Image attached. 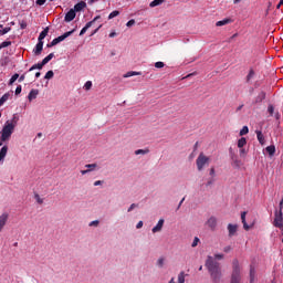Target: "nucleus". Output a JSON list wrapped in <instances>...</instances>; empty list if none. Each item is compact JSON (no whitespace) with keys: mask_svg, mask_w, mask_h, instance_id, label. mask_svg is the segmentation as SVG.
<instances>
[{"mask_svg":"<svg viewBox=\"0 0 283 283\" xmlns=\"http://www.w3.org/2000/svg\"><path fill=\"white\" fill-rule=\"evenodd\" d=\"M10 30H12V28L10 27H6L4 29L0 30V34H8V32H10Z\"/></svg>","mask_w":283,"mask_h":283,"instance_id":"37998d69","label":"nucleus"},{"mask_svg":"<svg viewBox=\"0 0 283 283\" xmlns=\"http://www.w3.org/2000/svg\"><path fill=\"white\" fill-rule=\"evenodd\" d=\"M143 224H144V222H143V221H139V222L136 224V229H143Z\"/></svg>","mask_w":283,"mask_h":283,"instance_id":"680f3d73","label":"nucleus"},{"mask_svg":"<svg viewBox=\"0 0 283 283\" xmlns=\"http://www.w3.org/2000/svg\"><path fill=\"white\" fill-rule=\"evenodd\" d=\"M163 3H165V0H154L150 2L149 7L156 8L157 6H163Z\"/></svg>","mask_w":283,"mask_h":283,"instance_id":"a878e982","label":"nucleus"},{"mask_svg":"<svg viewBox=\"0 0 283 283\" xmlns=\"http://www.w3.org/2000/svg\"><path fill=\"white\" fill-rule=\"evenodd\" d=\"M74 19H76V11H74V9H70L64 17V21L65 23H71V21H74Z\"/></svg>","mask_w":283,"mask_h":283,"instance_id":"9b49d317","label":"nucleus"},{"mask_svg":"<svg viewBox=\"0 0 283 283\" xmlns=\"http://www.w3.org/2000/svg\"><path fill=\"white\" fill-rule=\"evenodd\" d=\"M146 154H149V149H137V150H135V156H146Z\"/></svg>","mask_w":283,"mask_h":283,"instance_id":"bb28decb","label":"nucleus"},{"mask_svg":"<svg viewBox=\"0 0 283 283\" xmlns=\"http://www.w3.org/2000/svg\"><path fill=\"white\" fill-rule=\"evenodd\" d=\"M206 226L208 227V229H210V231H216L218 229V218L211 216L206 221Z\"/></svg>","mask_w":283,"mask_h":283,"instance_id":"423d86ee","label":"nucleus"},{"mask_svg":"<svg viewBox=\"0 0 283 283\" xmlns=\"http://www.w3.org/2000/svg\"><path fill=\"white\" fill-rule=\"evenodd\" d=\"M210 163H211V159L207 157V155H205L203 153H200L196 159L198 171H202L205 167H209Z\"/></svg>","mask_w":283,"mask_h":283,"instance_id":"20e7f679","label":"nucleus"},{"mask_svg":"<svg viewBox=\"0 0 283 283\" xmlns=\"http://www.w3.org/2000/svg\"><path fill=\"white\" fill-rule=\"evenodd\" d=\"M134 209H138V205H137V203H132V205L129 206V208L127 209L128 213H132V211H133Z\"/></svg>","mask_w":283,"mask_h":283,"instance_id":"a19ab883","label":"nucleus"},{"mask_svg":"<svg viewBox=\"0 0 283 283\" xmlns=\"http://www.w3.org/2000/svg\"><path fill=\"white\" fill-rule=\"evenodd\" d=\"M209 174H210V176L212 177V178H216V168H210V171H209Z\"/></svg>","mask_w":283,"mask_h":283,"instance_id":"5fc2aeb1","label":"nucleus"},{"mask_svg":"<svg viewBox=\"0 0 283 283\" xmlns=\"http://www.w3.org/2000/svg\"><path fill=\"white\" fill-rule=\"evenodd\" d=\"M82 176H86V174H91L87 169L86 170H81Z\"/></svg>","mask_w":283,"mask_h":283,"instance_id":"69168bd1","label":"nucleus"},{"mask_svg":"<svg viewBox=\"0 0 283 283\" xmlns=\"http://www.w3.org/2000/svg\"><path fill=\"white\" fill-rule=\"evenodd\" d=\"M274 227H277L279 229L283 228V213H282V211H276L275 212Z\"/></svg>","mask_w":283,"mask_h":283,"instance_id":"6e6552de","label":"nucleus"},{"mask_svg":"<svg viewBox=\"0 0 283 283\" xmlns=\"http://www.w3.org/2000/svg\"><path fill=\"white\" fill-rule=\"evenodd\" d=\"M45 64H43V62L42 63H38V64H34V65H32L30 69H29V72H33V70H43V66H44Z\"/></svg>","mask_w":283,"mask_h":283,"instance_id":"5701e85b","label":"nucleus"},{"mask_svg":"<svg viewBox=\"0 0 283 283\" xmlns=\"http://www.w3.org/2000/svg\"><path fill=\"white\" fill-rule=\"evenodd\" d=\"M54 56V53H50L46 57L42 60V65H48L50 63V60Z\"/></svg>","mask_w":283,"mask_h":283,"instance_id":"c756f323","label":"nucleus"},{"mask_svg":"<svg viewBox=\"0 0 283 283\" xmlns=\"http://www.w3.org/2000/svg\"><path fill=\"white\" fill-rule=\"evenodd\" d=\"M20 28H21V30H25V28H28V22L21 21L20 22Z\"/></svg>","mask_w":283,"mask_h":283,"instance_id":"3c124183","label":"nucleus"},{"mask_svg":"<svg viewBox=\"0 0 283 283\" xmlns=\"http://www.w3.org/2000/svg\"><path fill=\"white\" fill-rule=\"evenodd\" d=\"M42 52H43V42H38L35 48L33 49V54L35 56H41Z\"/></svg>","mask_w":283,"mask_h":283,"instance_id":"ddd939ff","label":"nucleus"},{"mask_svg":"<svg viewBox=\"0 0 283 283\" xmlns=\"http://www.w3.org/2000/svg\"><path fill=\"white\" fill-rule=\"evenodd\" d=\"M182 202H185V197L180 200L177 209H180V207H182Z\"/></svg>","mask_w":283,"mask_h":283,"instance_id":"338daca9","label":"nucleus"},{"mask_svg":"<svg viewBox=\"0 0 283 283\" xmlns=\"http://www.w3.org/2000/svg\"><path fill=\"white\" fill-rule=\"evenodd\" d=\"M72 34H74V30L65 32L64 34L53 39L51 45H59V43L65 41V39H67V36H72Z\"/></svg>","mask_w":283,"mask_h":283,"instance_id":"39448f33","label":"nucleus"},{"mask_svg":"<svg viewBox=\"0 0 283 283\" xmlns=\"http://www.w3.org/2000/svg\"><path fill=\"white\" fill-rule=\"evenodd\" d=\"M240 156H247V149L241 148L240 149Z\"/></svg>","mask_w":283,"mask_h":283,"instance_id":"052dcab7","label":"nucleus"},{"mask_svg":"<svg viewBox=\"0 0 283 283\" xmlns=\"http://www.w3.org/2000/svg\"><path fill=\"white\" fill-rule=\"evenodd\" d=\"M127 28H132L133 25H136V20L132 19L126 23Z\"/></svg>","mask_w":283,"mask_h":283,"instance_id":"de8ad7c7","label":"nucleus"},{"mask_svg":"<svg viewBox=\"0 0 283 283\" xmlns=\"http://www.w3.org/2000/svg\"><path fill=\"white\" fill-rule=\"evenodd\" d=\"M84 90H86V91L92 90V81H87V82L84 84Z\"/></svg>","mask_w":283,"mask_h":283,"instance_id":"79ce46f5","label":"nucleus"},{"mask_svg":"<svg viewBox=\"0 0 283 283\" xmlns=\"http://www.w3.org/2000/svg\"><path fill=\"white\" fill-rule=\"evenodd\" d=\"M97 167H98V165H96V164H87V165H85V169H87L90 172L96 171Z\"/></svg>","mask_w":283,"mask_h":283,"instance_id":"393cba45","label":"nucleus"},{"mask_svg":"<svg viewBox=\"0 0 283 283\" xmlns=\"http://www.w3.org/2000/svg\"><path fill=\"white\" fill-rule=\"evenodd\" d=\"M8 220H10V213L9 212H2L0 214V233L6 229V224H8Z\"/></svg>","mask_w":283,"mask_h":283,"instance_id":"0eeeda50","label":"nucleus"},{"mask_svg":"<svg viewBox=\"0 0 283 283\" xmlns=\"http://www.w3.org/2000/svg\"><path fill=\"white\" fill-rule=\"evenodd\" d=\"M14 124L7 120L0 130V147H3V143H8L10 138H12V134H14Z\"/></svg>","mask_w":283,"mask_h":283,"instance_id":"f03ea898","label":"nucleus"},{"mask_svg":"<svg viewBox=\"0 0 283 283\" xmlns=\"http://www.w3.org/2000/svg\"><path fill=\"white\" fill-rule=\"evenodd\" d=\"M213 182H216V178L211 177V178L207 181L206 186H207V187H211V185H213Z\"/></svg>","mask_w":283,"mask_h":283,"instance_id":"09e8293b","label":"nucleus"},{"mask_svg":"<svg viewBox=\"0 0 283 283\" xmlns=\"http://www.w3.org/2000/svg\"><path fill=\"white\" fill-rule=\"evenodd\" d=\"M241 222H247V212L245 211H243L241 213Z\"/></svg>","mask_w":283,"mask_h":283,"instance_id":"864d4df0","label":"nucleus"},{"mask_svg":"<svg viewBox=\"0 0 283 283\" xmlns=\"http://www.w3.org/2000/svg\"><path fill=\"white\" fill-rule=\"evenodd\" d=\"M199 243H200V238L195 237V239L191 243L192 249H196V247H198Z\"/></svg>","mask_w":283,"mask_h":283,"instance_id":"e433bc0d","label":"nucleus"},{"mask_svg":"<svg viewBox=\"0 0 283 283\" xmlns=\"http://www.w3.org/2000/svg\"><path fill=\"white\" fill-rule=\"evenodd\" d=\"M253 280H255V268H250V283H253Z\"/></svg>","mask_w":283,"mask_h":283,"instance_id":"cd10ccee","label":"nucleus"},{"mask_svg":"<svg viewBox=\"0 0 283 283\" xmlns=\"http://www.w3.org/2000/svg\"><path fill=\"white\" fill-rule=\"evenodd\" d=\"M34 199L38 202V205H43V198H41V196H39V193L34 195Z\"/></svg>","mask_w":283,"mask_h":283,"instance_id":"58836bf2","label":"nucleus"},{"mask_svg":"<svg viewBox=\"0 0 283 283\" xmlns=\"http://www.w3.org/2000/svg\"><path fill=\"white\" fill-rule=\"evenodd\" d=\"M244 145H247V138L241 137V138L238 140V147H239V149H242V147H244Z\"/></svg>","mask_w":283,"mask_h":283,"instance_id":"c85d7f7f","label":"nucleus"},{"mask_svg":"<svg viewBox=\"0 0 283 283\" xmlns=\"http://www.w3.org/2000/svg\"><path fill=\"white\" fill-rule=\"evenodd\" d=\"M48 32H50L49 28H45L39 35L38 41L39 42H43V39H45L48 36Z\"/></svg>","mask_w":283,"mask_h":283,"instance_id":"aec40b11","label":"nucleus"},{"mask_svg":"<svg viewBox=\"0 0 283 283\" xmlns=\"http://www.w3.org/2000/svg\"><path fill=\"white\" fill-rule=\"evenodd\" d=\"M44 78H46V81H50V78H54V71L46 72Z\"/></svg>","mask_w":283,"mask_h":283,"instance_id":"c9c22d12","label":"nucleus"},{"mask_svg":"<svg viewBox=\"0 0 283 283\" xmlns=\"http://www.w3.org/2000/svg\"><path fill=\"white\" fill-rule=\"evenodd\" d=\"M21 92H22V87H21V85H18L15 88V96H19V94H21Z\"/></svg>","mask_w":283,"mask_h":283,"instance_id":"603ef678","label":"nucleus"},{"mask_svg":"<svg viewBox=\"0 0 283 283\" xmlns=\"http://www.w3.org/2000/svg\"><path fill=\"white\" fill-rule=\"evenodd\" d=\"M268 112L271 116H273V112H275V108L273 107V105H269L268 106Z\"/></svg>","mask_w":283,"mask_h":283,"instance_id":"8fccbe9b","label":"nucleus"},{"mask_svg":"<svg viewBox=\"0 0 283 283\" xmlns=\"http://www.w3.org/2000/svg\"><path fill=\"white\" fill-rule=\"evenodd\" d=\"M0 45H1L2 49L3 48H10V45H12V42L11 41H4Z\"/></svg>","mask_w":283,"mask_h":283,"instance_id":"c03bdc74","label":"nucleus"},{"mask_svg":"<svg viewBox=\"0 0 283 283\" xmlns=\"http://www.w3.org/2000/svg\"><path fill=\"white\" fill-rule=\"evenodd\" d=\"M239 134L240 136H247L249 134V126H243Z\"/></svg>","mask_w":283,"mask_h":283,"instance_id":"f704fd0d","label":"nucleus"},{"mask_svg":"<svg viewBox=\"0 0 283 283\" xmlns=\"http://www.w3.org/2000/svg\"><path fill=\"white\" fill-rule=\"evenodd\" d=\"M230 283H242V269L238 260L232 261V273Z\"/></svg>","mask_w":283,"mask_h":283,"instance_id":"7ed1b4c3","label":"nucleus"},{"mask_svg":"<svg viewBox=\"0 0 283 283\" xmlns=\"http://www.w3.org/2000/svg\"><path fill=\"white\" fill-rule=\"evenodd\" d=\"M165 227V219H159L157 224L151 229V233H160Z\"/></svg>","mask_w":283,"mask_h":283,"instance_id":"9d476101","label":"nucleus"},{"mask_svg":"<svg viewBox=\"0 0 283 283\" xmlns=\"http://www.w3.org/2000/svg\"><path fill=\"white\" fill-rule=\"evenodd\" d=\"M255 134L260 145H266V139L264 138V134H262V130H255Z\"/></svg>","mask_w":283,"mask_h":283,"instance_id":"dca6fc26","label":"nucleus"},{"mask_svg":"<svg viewBox=\"0 0 283 283\" xmlns=\"http://www.w3.org/2000/svg\"><path fill=\"white\" fill-rule=\"evenodd\" d=\"M46 0H36V6H45Z\"/></svg>","mask_w":283,"mask_h":283,"instance_id":"13d9d810","label":"nucleus"},{"mask_svg":"<svg viewBox=\"0 0 283 283\" xmlns=\"http://www.w3.org/2000/svg\"><path fill=\"white\" fill-rule=\"evenodd\" d=\"M8 98H10V93H6L4 95H2V97L0 98V105H3V103H6Z\"/></svg>","mask_w":283,"mask_h":283,"instance_id":"473e14b6","label":"nucleus"},{"mask_svg":"<svg viewBox=\"0 0 283 283\" xmlns=\"http://www.w3.org/2000/svg\"><path fill=\"white\" fill-rule=\"evenodd\" d=\"M102 28H103V24H99L98 28H96V29L93 31L92 34H96V32H98V30L102 29Z\"/></svg>","mask_w":283,"mask_h":283,"instance_id":"0e129e2a","label":"nucleus"},{"mask_svg":"<svg viewBox=\"0 0 283 283\" xmlns=\"http://www.w3.org/2000/svg\"><path fill=\"white\" fill-rule=\"evenodd\" d=\"M36 96H39V90L32 88L28 95V99L30 101V103H32V101H34Z\"/></svg>","mask_w":283,"mask_h":283,"instance_id":"2eb2a0df","label":"nucleus"},{"mask_svg":"<svg viewBox=\"0 0 283 283\" xmlns=\"http://www.w3.org/2000/svg\"><path fill=\"white\" fill-rule=\"evenodd\" d=\"M264 98H266V93L261 92L259 93V95L255 98V103H262V101H264Z\"/></svg>","mask_w":283,"mask_h":283,"instance_id":"4be33fe9","label":"nucleus"},{"mask_svg":"<svg viewBox=\"0 0 283 283\" xmlns=\"http://www.w3.org/2000/svg\"><path fill=\"white\" fill-rule=\"evenodd\" d=\"M19 78V83H23V81H25V74L21 75Z\"/></svg>","mask_w":283,"mask_h":283,"instance_id":"e2e57ef3","label":"nucleus"},{"mask_svg":"<svg viewBox=\"0 0 283 283\" xmlns=\"http://www.w3.org/2000/svg\"><path fill=\"white\" fill-rule=\"evenodd\" d=\"M114 36H116V32H111V33H109V38H111V39H114Z\"/></svg>","mask_w":283,"mask_h":283,"instance_id":"774afa93","label":"nucleus"},{"mask_svg":"<svg viewBox=\"0 0 283 283\" xmlns=\"http://www.w3.org/2000/svg\"><path fill=\"white\" fill-rule=\"evenodd\" d=\"M140 72H136V71H129L126 74L123 75V78H132V76H140Z\"/></svg>","mask_w":283,"mask_h":283,"instance_id":"6ab92c4d","label":"nucleus"},{"mask_svg":"<svg viewBox=\"0 0 283 283\" xmlns=\"http://www.w3.org/2000/svg\"><path fill=\"white\" fill-rule=\"evenodd\" d=\"M255 76V71L250 70L249 74L247 75L248 83H251V80Z\"/></svg>","mask_w":283,"mask_h":283,"instance_id":"72a5a7b5","label":"nucleus"},{"mask_svg":"<svg viewBox=\"0 0 283 283\" xmlns=\"http://www.w3.org/2000/svg\"><path fill=\"white\" fill-rule=\"evenodd\" d=\"M103 185V180H97L94 182V187H101Z\"/></svg>","mask_w":283,"mask_h":283,"instance_id":"bf43d9fd","label":"nucleus"},{"mask_svg":"<svg viewBox=\"0 0 283 283\" xmlns=\"http://www.w3.org/2000/svg\"><path fill=\"white\" fill-rule=\"evenodd\" d=\"M118 14H120L119 11L115 10L113 12L109 13L108 15V19L112 20V19H115V17H118Z\"/></svg>","mask_w":283,"mask_h":283,"instance_id":"4c0bfd02","label":"nucleus"},{"mask_svg":"<svg viewBox=\"0 0 283 283\" xmlns=\"http://www.w3.org/2000/svg\"><path fill=\"white\" fill-rule=\"evenodd\" d=\"M242 224L245 231H249V229H251V226H248L247 221L242 222Z\"/></svg>","mask_w":283,"mask_h":283,"instance_id":"6e6d98bb","label":"nucleus"},{"mask_svg":"<svg viewBox=\"0 0 283 283\" xmlns=\"http://www.w3.org/2000/svg\"><path fill=\"white\" fill-rule=\"evenodd\" d=\"M98 19H101V15H97V17H95L92 21L87 22V23L85 24V27L81 30L80 36H83V34H85V32H87V30H90V28H91L92 25H94V23H96V21H98Z\"/></svg>","mask_w":283,"mask_h":283,"instance_id":"1a4fd4ad","label":"nucleus"},{"mask_svg":"<svg viewBox=\"0 0 283 283\" xmlns=\"http://www.w3.org/2000/svg\"><path fill=\"white\" fill-rule=\"evenodd\" d=\"M9 123H11L12 125H14V128L17 127V123H19V116H17V114H14L11 118V120H9Z\"/></svg>","mask_w":283,"mask_h":283,"instance_id":"7c9ffc66","label":"nucleus"},{"mask_svg":"<svg viewBox=\"0 0 283 283\" xmlns=\"http://www.w3.org/2000/svg\"><path fill=\"white\" fill-rule=\"evenodd\" d=\"M216 260H224V254L217 253L214 254V258L211 255H208L205 266L208 270L212 282L218 283L222 277V268H220V263Z\"/></svg>","mask_w":283,"mask_h":283,"instance_id":"f257e3e1","label":"nucleus"},{"mask_svg":"<svg viewBox=\"0 0 283 283\" xmlns=\"http://www.w3.org/2000/svg\"><path fill=\"white\" fill-rule=\"evenodd\" d=\"M185 277H187L185 271L179 272L177 283H185Z\"/></svg>","mask_w":283,"mask_h":283,"instance_id":"b1692460","label":"nucleus"},{"mask_svg":"<svg viewBox=\"0 0 283 283\" xmlns=\"http://www.w3.org/2000/svg\"><path fill=\"white\" fill-rule=\"evenodd\" d=\"M86 7H87V3H85L84 1H81L74 6L73 10L74 12H81Z\"/></svg>","mask_w":283,"mask_h":283,"instance_id":"a211bd4d","label":"nucleus"},{"mask_svg":"<svg viewBox=\"0 0 283 283\" xmlns=\"http://www.w3.org/2000/svg\"><path fill=\"white\" fill-rule=\"evenodd\" d=\"M19 78V73H15L11 76L10 81H9V85H12L17 82V80Z\"/></svg>","mask_w":283,"mask_h":283,"instance_id":"2f4dec72","label":"nucleus"},{"mask_svg":"<svg viewBox=\"0 0 283 283\" xmlns=\"http://www.w3.org/2000/svg\"><path fill=\"white\" fill-rule=\"evenodd\" d=\"M232 250L231 245H227L223 248L224 253H229Z\"/></svg>","mask_w":283,"mask_h":283,"instance_id":"4d7b16f0","label":"nucleus"},{"mask_svg":"<svg viewBox=\"0 0 283 283\" xmlns=\"http://www.w3.org/2000/svg\"><path fill=\"white\" fill-rule=\"evenodd\" d=\"M228 233L229 238H233L235 233H238V224L229 223L228 224Z\"/></svg>","mask_w":283,"mask_h":283,"instance_id":"f8f14e48","label":"nucleus"},{"mask_svg":"<svg viewBox=\"0 0 283 283\" xmlns=\"http://www.w3.org/2000/svg\"><path fill=\"white\" fill-rule=\"evenodd\" d=\"M6 156H8V145L2 146L0 149V164L6 160Z\"/></svg>","mask_w":283,"mask_h":283,"instance_id":"4468645a","label":"nucleus"},{"mask_svg":"<svg viewBox=\"0 0 283 283\" xmlns=\"http://www.w3.org/2000/svg\"><path fill=\"white\" fill-rule=\"evenodd\" d=\"M99 223H101V221L94 220V221H91V222L88 223V227H98Z\"/></svg>","mask_w":283,"mask_h":283,"instance_id":"49530a36","label":"nucleus"},{"mask_svg":"<svg viewBox=\"0 0 283 283\" xmlns=\"http://www.w3.org/2000/svg\"><path fill=\"white\" fill-rule=\"evenodd\" d=\"M157 266H159V269H163L165 266V259H158Z\"/></svg>","mask_w":283,"mask_h":283,"instance_id":"ea45409f","label":"nucleus"},{"mask_svg":"<svg viewBox=\"0 0 283 283\" xmlns=\"http://www.w3.org/2000/svg\"><path fill=\"white\" fill-rule=\"evenodd\" d=\"M265 150L268 151L270 157L275 156V145L268 146Z\"/></svg>","mask_w":283,"mask_h":283,"instance_id":"412c9836","label":"nucleus"},{"mask_svg":"<svg viewBox=\"0 0 283 283\" xmlns=\"http://www.w3.org/2000/svg\"><path fill=\"white\" fill-rule=\"evenodd\" d=\"M155 67H157V70L165 67V62H156Z\"/></svg>","mask_w":283,"mask_h":283,"instance_id":"a18cd8bd","label":"nucleus"},{"mask_svg":"<svg viewBox=\"0 0 283 283\" xmlns=\"http://www.w3.org/2000/svg\"><path fill=\"white\" fill-rule=\"evenodd\" d=\"M229 23H233V20L230 18H226L223 20H220L216 23L217 28H222V25H229Z\"/></svg>","mask_w":283,"mask_h":283,"instance_id":"f3484780","label":"nucleus"}]
</instances>
